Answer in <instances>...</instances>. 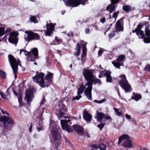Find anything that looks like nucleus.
<instances>
[{
  "instance_id": "obj_1",
  "label": "nucleus",
  "mask_w": 150,
  "mask_h": 150,
  "mask_svg": "<svg viewBox=\"0 0 150 150\" xmlns=\"http://www.w3.org/2000/svg\"><path fill=\"white\" fill-rule=\"evenodd\" d=\"M49 126L51 128V132L52 137L54 141L53 145L51 148L52 150H58V148L60 145L59 140L61 139L62 137L59 132L58 126L54 122L52 119H50Z\"/></svg>"
},
{
  "instance_id": "obj_2",
  "label": "nucleus",
  "mask_w": 150,
  "mask_h": 150,
  "mask_svg": "<svg viewBox=\"0 0 150 150\" xmlns=\"http://www.w3.org/2000/svg\"><path fill=\"white\" fill-rule=\"evenodd\" d=\"M125 140L122 144V146L125 148H131L133 146L132 143L130 139L129 135L126 134H123L118 138V144H120L122 142Z\"/></svg>"
},
{
  "instance_id": "obj_3",
  "label": "nucleus",
  "mask_w": 150,
  "mask_h": 150,
  "mask_svg": "<svg viewBox=\"0 0 150 150\" xmlns=\"http://www.w3.org/2000/svg\"><path fill=\"white\" fill-rule=\"evenodd\" d=\"M145 24H143L142 23L139 24L137 25V28L135 30H132V32L133 33H135L138 36L141 35V38L144 39L143 41L145 43H150V36H146V37H145L144 31L141 30Z\"/></svg>"
},
{
  "instance_id": "obj_4",
  "label": "nucleus",
  "mask_w": 150,
  "mask_h": 150,
  "mask_svg": "<svg viewBox=\"0 0 150 150\" xmlns=\"http://www.w3.org/2000/svg\"><path fill=\"white\" fill-rule=\"evenodd\" d=\"M121 79L118 80V84L125 91V93L130 92L132 90L131 86L127 80L125 75L123 74L120 76Z\"/></svg>"
},
{
  "instance_id": "obj_5",
  "label": "nucleus",
  "mask_w": 150,
  "mask_h": 150,
  "mask_svg": "<svg viewBox=\"0 0 150 150\" xmlns=\"http://www.w3.org/2000/svg\"><path fill=\"white\" fill-rule=\"evenodd\" d=\"M36 75L32 77L34 82L38 83L42 88H45V80L44 78L45 74L44 73L41 72L39 73L37 71Z\"/></svg>"
},
{
  "instance_id": "obj_6",
  "label": "nucleus",
  "mask_w": 150,
  "mask_h": 150,
  "mask_svg": "<svg viewBox=\"0 0 150 150\" xmlns=\"http://www.w3.org/2000/svg\"><path fill=\"white\" fill-rule=\"evenodd\" d=\"M88 0H63L65 4L67 6L72 7H77L81 4L84 5Z\"/></svg>"
},
{
  "instance_id": "obj_7",
  "label": "nucleus",
  "mask_w": 150,
  "mask_h": 150,
  "mask_svg": "<svg viewBox=\"0 0 150 150\" xmlns=\"http://www.w3.org/2000/svg\"><path fill=\"white\" fill-rule=\"evenodd\" d=\"M8 61L12 69L18 68V65L21 66L20 60L18 59L17 60L12 54H9L8 56Z\"/></svg>"
},
{
  "instance_id": "obj_8",
  "label": "nucleus",
  "mask_w": 150,
  "mask_h": 150,
  "mask_svg": "<svg viewBox=\"0 0 150 150\" xmlns=\"http://www.w3.org/2000/svg\"><path fill=\"white\" fill-rule=\"evenodd\" d=\"M25 33L28 34L27 37L25 38V39L28 42H29L33 40H38L40 38V36L38 34L31 31H25Z\"/></svg>"
},
{
  "instance_id": "obj_9",
  "label": "nucleus",
  "mask_w": 150,
  "mask_h": 150,
  "mask_svg": "<svg viewBox=\"0 0 150 150\" xmlns=\"http://www.w3.org/2000/svg\"><path fill=\"white\" fill-rule=\"evenodd\" d=\"M83 75L84 76V78L85 80L87 81L86 83L84 86L85 87L87 86L88 87L86 88L85 90H87L93 88L92 82H91L90 80L89 75L88 74L87 69H84L83 70Z\"/></svg>"
},
{
  "instance_id": "obj_10",
  "label": "nucleus",
  "mask_w": 150,
  "mask_h": 150,
  "mask_svg": "<svg viewBox=\"0 0 150 150\" xmlns=\"http://www.w3.org/2000/svg\"><path fill=\"white\" fill-rule=\"evenodd\" d=\"M19 34L17 32H13L11 33L8 38L9 42L16 45L18 41V38L17 37Z\"/></svg>"
},
{
  "instance_id": "obj_11",
  "label": "nucleus",
  "mask_w": 150,
  "mask_h": 150,
  "mask_svg": "<svg viewBox=\"0 0 150 150\" xmlns=\"http://www.w3.org/2000/svg\"><path fill=\"white\" fill-rule=\"evenodd\" d=\"M53 74L49 71L47 72V73L46 75L44 77L45 87H48L50 84L52 83V78L53 77Z\"/></svg>"
},
{
  "instance_id": "obj_12",
  "label": "nucleus",
  "mask_w": 150,
  "mask_h": 150,
  "mask_svg": "<svg viewBox=\"0 0 150 150\" xmlns=\"http://www.w3.org/2000/svg\"><path fill=\"white\" fill-rule=\"evenodd\" d=\"M87 71L91 81L92 82V85L93 83L94 84L96 83H98L100 85L101 83L100 80L97 78L95 76H94L93 73L92 71L93 70L92 69L88 70L87 69Z\"/></svg>"
},
{
  "instance_id": "obj_13",
  "label": "nucleus",
  "mask_w": 150,
  "mask_h": 150,
  "mask_svg": "<svg viewBox=\"0 0 150 150\" xmlns=\"http://www.w3.org/2000/svg\"><path fill=\"white\" fill-rule=\"evenodd\" d=\"M33 89H28L26 91L25 99L26 100L27 103L29 105L32 100V96L33 95Z\"/></svg>"
},
{
  "instance_id": "obj_14",
  "label": "nucleus",
  "mask_w": 150,
  "mask_h": 150,
  "mask_svg": "<svg viewBox=\"0 0 150 150\" xmlns=\"http://www.w3.org/2000/svg\"><path fill=\"white\" fill-rule=\"evenodd\" d=\"M0 121L6 125V123H8V125H12L13 124V120L9 117H7L5 115L4 116H1L0 117Z\"/></svg>"
},
{
  "instance_id": "obj_15",
  "label": "nucleus",
  "mask_w": 150,
  "mask_h": 150,
  "mask_svg": "<svg viewBox=\"0 0 150 150\" xmlns=\"http://www.w3.org/2000/svg\"><path fill=\"white\" fill-rule=\"evenodd\" d=\"M73 127L74 130L76 131L78 134L80 135H83L84 131L83 128L82 127H81L78 125H74Z\"/></svg>"
},
{
  "instance_id": "obj_16",
  "label": "nucleus",
  "mask_w": 150,
  "mask_h": 150,
  "mask_svg": "<svg viewBox=\"0 0 150 150\" xmlns=\"http://www.w3.org/2000/svg\"><path fill=\"white\" fill-rule=\"evenodd\" d=\"M123 20V18H122L117 22L115 27L116 30L118 31H123L124 30L123 26L121 23L122 22Z\"/></svg>"
},
{
  "instance_id": "obj_17",
  "label": "nucleus",
  "mask_w": 150,
  "mask_h": 150,
  "mask_svg": "<svg viewBox=\"0 0 150 150\" xmlns=\"http://www.w3.org/2000/svg\"><path fill=\"white\" fill-rule=\"evenodd\" d=\"M83 117L84 120L86 121H91L92 119V115L90 114L86 110H83Z\"/></svg>"
},
{
  "instance_id": "obj_18",
  "label": "nucleus",
  "mask_w": 150,
  "mask_h": 150,
  "mask_svg": "<svg viewBox=\"0 0 150 150\" xmlns=\"http://www.w3.org/2000/svg\"><path fill=\"white\" fill-rule=\"evenodd\" d=\"M31 52L33 55L35 57V58L33 60H32V59H30V60L32 61H35L36 59L38 58V49L36 47L33 48L31 50Z\"/></svg>"
},
{
  "instance_id": "obj_19",
  "label": "nucleus",
  "mask_w": 150,
  "mask_h": 150,
  "mask_svg": "<svg viewBox=\"0 0 150 150\" xmlns=\"http://www.w3.org/2000/svg\"><path fill=\"white\" fill-rule=\"evenodd\" d=\"M81 49V46L80 43H77L76 45V47L75 49V50L76 52H74V55L77 57L79 56L80 54Z\"/></svg>"
},
{
  "instance_id": "obj_20",
  "label": "nucleus",
  "mask_w": 150,
  "mask_h": 150,
  "mask_svg": "<svg viewBox=\"0 0 150 150\" xmlns=\"http://www.w3.org/2000/svg\"><path fill=\"white\" fill-rule=\"evenodd\" d=\"M92 89H91L87 90H84V94L86 97L90 100H92Z\"/></svg>"
},
{
  "instance_id": "obj_21",
  "label": "nucleus",
  "mask_w": 150,
  "mask_h": 150,
  "mask_svg": "<svg viewBox=\"0 0 150 150\" xmlns=\"http://www.w3.org/2000/svg\"><path fill=\"white\" fill-rule=\"evenodd\" d=\"M63 101V100H61L59 102V111L66 112L67 111V110L65 108V105L64 104Z\"/></svg>"
},
{
  "instance_id": "obj_22",
  "label": "nucleus",
  "mask_w": 150,
  "mask_h": 150,
  "mask_svg": "<svg viewBox=\"0 0 150 150\" xmlns=\"http://www.w3.org/2000/svg\"><path fill=\"white\" fill-rule=\"evenodd\" d=\"M115 5L111 3V4L108 6L106 10L109 11L110 13H112L115 10Z\"/></svg>"
},
{
  "instance_id": "obj_23",
  "label": "nucleus",
  "mask_w": 150,
  "mask_h": 150,
  "mask_svg": "<svg viewBox=\"0 0 150 150\" xmlns=\"http://www.w3.org/2000/svg\"><path fill=\"white\" fill-rule=\"evenodd\" d=\"M142 98V96L141 94L134 92H133V96L132 97L131 99H134L136 101H138L141 99Z\"/></svg>"
},
{
  "instance_id": "obj_24",
  "label": "nucleus",
  "mask_w": 150,
  "mask_h": 150,
  "mask_svg": "<svg viewBox=\"0 0 150 150\" xmlns=\"http://www.w3.org/2000/svg\"><path fill=\"white\" fill-rule=\"evenodd\" d=\"M97 120L98 122H101L102 120L104 118L105 114L98 111L97 112Z\"/></svg>"
},
{
  "instance_id": "obj_25",
  "label": "nucleus",
  "mask_w": 150,
  "mask_h": 150,
  "mask_svg": "<svg viewBox=\"0 0 150 150\" xmlns=\"http://www.w3.org/2000/svg\"><path fill=\"white\" fill-rule=\"evenodd\" d=\"M85 88V86H84L83 83H81L79 85V87L78 89L77 95L79 96L83 92Z\"/></svg>"
},
{
  "instance_id": "obj_26",
  "label": "nucleus",
  "mask_w": 150,
  "mask_h": 150,
  "mask_svg": "<svg viewBox=\"0 0 150 150\" xmlns=\"http://www.w3.org/2000/svg\"><path fill=\"white\" fill-rule=\"evenodd\" d=\"M18 100L19 105L20 106H23L24 103H23L22 101V94L21 92H19L18 93Z\"/></svg>"
},
{
  "instance_id": "obj_27",
  "label": "nucleus",
  "mask_w": 150,
  "mask_h": 150,
  "mask_svg": "<svg viewBox=\"0 0 150 150\" xmlns=\"http://www.w3.org/2000/svg\"><path fill=\"white\" fill-rule=\"evenodd\" d=\"M112 63L115 67L119 69H120V67L121 66H123L124 64L123 62L120 63L118 62H117L115 61H113Z\"/></svg>"
},
{
  "instance_id": "obj_28",
  "label": "nucleus",
  "mask_w": 150,
  "mask_h": 150,
  "mask_svg": "<svg viewBox=\"0 0 150 150\" xmlns=\"http://www.w3.org/2000/svg\"><path fill=\"white\" fill-rule=\"evenodd\" d=\"M56 24H54V25L52 23H47L46 25V28L47 27L48 29L52 31L54 30V26Z\"/></svg>"
},
{
  "instance_id": "obj_29",
  "label": "nucleus",
  "mask_w": 150,
  "mask_h": 150,
  "mask_svg": "<svg viewBox=\"0 0 150 150\" xmlns=\"http://www.w3.org/2000/svg\"><path fill=\"white\" fill-rule=\"evenodd\" d=\"M122 9L126 12H128L129 11H131L132 7L130 6L125 5L123 6Z\"/></svg>"
},
{
  "instance_id": "obj_30",
  "label": "nucleus",
  "mask_w": 150,
  "mask_h": 150,
  "mask_svg": "<svg viewBox=\"0 0 150 150\" xmlns=\"http://www.w3.org/2000/svg\"><path fill=\"white\" fill-rule=\"evenodd\" d=\"M30 20L31 22L35 24L38 23V22L37 19L35 16H31L30 18Z\"/></svg>"
},
{
  "instance_id": "obj_31",
  "label": "nucleus",
  "mask_w": 150,
  "mask_h": 150,
  "mask_svg": "<svg viewBox=\"0 0 150 150\" xmlns=\"http://www.w3.org/2000/svg\"><path fill=\"white\" fill-rule=\"evenodd\" d=\"M61 124L62 125V127L64 129L68 125L67 123V121L65 120H61Z\"/></svg>"
},
{
  "instance_id": "obj_32",
  "label": "nucleus",
  "mask_w": 150,
  "mask_h": 150,
  "mask_svg": "<svg viewBox=\"0 0 150 150\" xmlns=\"http://www.w3.org/2000/svg\"><path fill=\"white\" fill-rule=\"evenodd\" d=\"M125 55L124 54H121L119 55L116 59V61L118 62H121L123 61L125 58Z\"/></svg>"
},
{
  "instance_id": "obj_33",
  "label": "nucleus",
  "mask_w": 150,
  "mask_h": 150,
  "mask_svg": "<svg viewBox=\"0 0 150 150\" xmlns=\"http://www.w3.org/2000/svg\"><path fill=\"white\" fill-rule=\"evenodd\" d=\"M80 43L82 46V50L87 49L86 47V45L87 44V42H85L83 41V40H82L81 41Z\"/></svg>"
},
{
  "instance_id": "obj_34",
  "label": "nucleus",
  "mask_w": 150,
  "mask_h": 150,
  "mask_svg": "<svg viewBox=\"0 0 150 150\" xmlns=\"http://www.w3.org/2000/svg\"><path fill=\"white\" fill-rule=\"evenodd\" d=\"M82 50V53L81 55V60H83V58L84 57H86L87 55V49H83Z\"/></svg>"
},
{
  "instance_id": "obj_35",
  "label": "nucleus",
  "mask_w": 150,
  "mask_h": 150,
  "mask_svg": "<svg viewBox=\"0 0 150 150\" xmlns=\"http://www.w3.org/2000/svg\"><path fill=\"white\" fill-rule=\"evenodd\" d=\"M145 33L146 36H150V30L149 29V27L145 28Z\"/></svg>"
},
{
  "instance_id": "obj_36",
  "label": "nucleus",
  "mask_w": 150,
  "mask_h": 150,
  "mask_svg": "<svg viewBox=\"0 0 150 150\" xmlns=\"http://www.w3.org/2000/svg\"><path fill=\"white\" fill-rule=\"evenodd\" d=\"M98 147L100 150H105L106 146L105 144L101 143L98 145Z\"/></svg>"
},
{
  "instance_id": "obj_37",
  "label": "nucleus",
  "mask_w": 150,
  "mask_h": 150,
  "mask_svg": "<svg viewBox=\"0 0 150 150\" xmlns=\"http://www.w3.org/2000/svg\"><path fill=\"white\" fill-rule=\"evenodd\" d=\"M63 129H65L69 132H72L73 131V129L69 125L67 126Z\"/></svg>"
},
{
  "instance_id": "obj_38",
  "label": "nucleus",
  "mask_w": 150,
  "mask_h": 150,
  "mask_svg": "<svg viewBox=\"0 0 150 150\" xmlns=\"http://www.w3.org/2000/svg\"><path fill=\"white\" fill-rule=\"evenodd\" d=\"M6 76V73L2 70H0V77L4 79L5 78Z\"/></svg>"
},
{
  "instance_id": "obj_39",
  "label": "nucleus",
  "mask_w": 150,
  "mask_h": 150,
  "mask_svg": "<svg viewBox=\"0 0 150 150\" xmlns=\"http://www.w3.org/2000/svg\"><path fill=\"white\" fill-rule=\"evenodd\" d=\"M53 31L51 30H49L47 27V30L45 32V34L46 36H50L53 33Z\"/></svg>"
},
{
  "instance_id": "obj_40",
  "label": "nucleus",
  "mask_w": 150,
  "mask_h": 150,
  "mask_svg": "<svg viewBox=\"0 0 150 150\" xmlns=\"http://www.w3.org/2000/svg\"><path fill=\"white\" fill-rule=\"evenodd\" d=\"M115 112L116 115L119 116H121L122 115V113L121 112L119 111L118 109L116 108H113Z\"/></svg>"
},
{
  "instance_id": "obj_41",
  "label": "nucleus",
  "mask_w": 150,
  "mask_h": 150,
  "mask_svg": "<svg viewBox=\"0 0 150 150\" xmlns=\"http://www.w3.org/2000/svg\"><path fill=\"white\" fill-rule=\"evenodd\" d=\"M144 70L146 72H150V64H147L146 65L144 68Z\"/></svg>"
},
{
  "instance_id": "obj_42",
  "label": "nucleus",
  "mask_w": 150,
  "mask_h": 150,
  "mask_svg": "<svg viewBox=\"0 0 150 150\" xmlns=\"http://www.w3.org/2000/svg\"><path fill=\"white\" fill-rule=\"evenodd\" d=\"M5 28L2 27H0V37L5 34L4 30Z\"/></svg>"
},
{
  "instance_id": "obj_43",
  "label": "nucleus",
  "mask_w": 150,
  "mask_h": 150,
  "mask_svg": "<svg viewBox=\"0 0 150 150\" xmlns=\"http://www.w3.org/2000/svg\"><path fill=\"white\" fill-rule=\"evenodd\" d=\"M101 123L97 125V127L99 128V129L100 131L102 130L103 128L105 126V124L100 122Z\"/></svg>"
},
{
  "instance_id": "obj_44",
  "label": "nucleus",
  "mask_w": 150,
  "mask_h": 150,
  "mask_svg": "<svg viewBox=\"0 0 150 150\" xmlns=\"http://www.w3.org/2000/svg\"><path fill=\"white\" fill-rule=\"evenodd\" d=\"M18 68H13L12 69L13 70V72L14 74V78L15 79H16L17 77V74L18 71Z\"/></svg>"
},
{
  "instance_id": "obj_45",
  "label": "nucleus",
  "mask_w": 150,
  "mask_h": 150,
  "mask_svg": "<svg viewBox=\"0 0 150 150\" xmlns=\"http://www.w3.org/2000/svg\"><path fill=\"white\" fill-rule=\"evenodd\" d=\"M56 40L57 44H60L62 42V40L60 39H58L57 37H55L54 41Z\"/></svg>"
},
{
  "instance_id": "obj_46",
  "label": "nucleus",
  "mask_w": 150,
  "mask_h": 150,
  "mask_svg": "<svg viewBox=\"0 0 150 150\" xmlns=\"http://www.w3.org/2000/svg\"><path fill=\"white\" fill-rule=\"evenodd\" d=\"M119 13V11H117L116 12H115L113 13V15L112 16V17L115 18L116 20L117 17Z\"/></svg>"
},
{
  "instance_id": "obj_47",
  "label": "nucleus",
  "mask_w": 150,
  "mask_h": 150,
  "mask_svg": "<svg viewBox=\"0 0 150 150\" xmlns=\"http://www.w3.org/2000/svg\"><path fill=\"white\" fill-rule=\"evenodd\" d=\"M0 95L2 98L5 100L7 99V97H6V95L4 94L3 91H1L0 92Z\"/></svg>"
},
{
  "instance_id": "obj_48",
  "label": "nucleus",
  "mask_w": 150,
  "mask_h": 150,
  "mask_svg": "<svg viewBox=\"0 0 150 150\" xmlns=\"http://www.w3.org/2000/svg\"><path fill=\"white\" fill-rule=\"evenodd\" d=\"M44 112L43 110H42L41 112H40L39 115V120L40 122L42 121L43 120L42 119V115H43V113Z\"/></svg>"
},
{
  "instance_id": "obj_49",
  "label": "nucleus",
  "mask_w": 150,
  "mask_h": 150,
  "mask_svg": "<svg viewBox=\"0 0 150 150\" xmlns=\"http://www.w3.org/2000/svg\"><path fill=\"white\" fill-rule=\"evenodd\" d=\"M82 96H81V95L79 96H76L75 97H73L72 98V100L74 101L75 100H79L80 98H81Z\"/></svg>"
},
{
  "instance_id": "obj_50",
  "label": "nucleus",
  "mask_w": 150,
  "mask_h": 150,
  "mask_svg": "<svg viewBox=\"0 0 150 150\" xmlns=\"http://www.w3.org/2000/svg\"><path fill=\"white\" fill-rule=\"evenodd\" d=\"M111 72L110 71H107L104 74V75L106 77H107L111 76L110 74Z\"/></svg>"
},
{
  "instance_id": "obj_51",
  "label": "nucleus",
  "mask_w": 150,
  "mask_h": 150,
  "mask_svg": "<svg viewBox=\"0 0 150 150\" xmlns=\"http://www.w3.org/2000/svg\"><path fill=\"white\" fill-rule=\"evenodd\" d=\"M104 118L107 120H108L109 122L111 121L112 120V119L111 117L105 114V116Z\"/></svg>"
},
{
  "instance_id": "obj_52",
  "label": "nucleus",
  "mask_w": 150,
  "mask_h": 150,
  "mask_svg": "<svg viewBox=\"0 0 150 150\" xmlns=\"http://www.w3.org/2000/svg\"><path fill=\"white\" fill-rule=\"evenodd\" d=\"M115 34V31H112L108 35L109 38H112Z\"/></svg>"
},
{
  "instance_id": "obj_53",
  "label": "nucleus",
  "mask_w": 150,
  "mask_h": 150,
  "mask_svg": "<svg viewBox=\"0 0 150 150\" xmlns=\"http://www.w3.org/2000/svg\"><path fill=\"white\" fill-rule=\"evenodd\" d=\"M112 80L111 76L106 77V81L107 82H111Z\"/></svg>"
},
{
  "instance_id": "obj_54",
  "label": "nucleus",
  "mask_w": 150,
  "mask_h": 150,
  "mask_svg": "<svg viewBox=\"0 0 150 150\" xmlns=\"http://www.w3.org/2000/svg\"><path fill=\"white\" fill-rule=\"evenodd\" d=\"M111 3L112 4L115 5L118 3L120 0H110Z\"/></svg>"
},
{
  "instance_id": "obj_55",
  "label": "nucleus",
  "mask_w": 150,
  "mask_h": 150,
  "mask_svg": "<svg viewBox=\"0 0 150 150\" xmlns=\"http://www.w3.org/2000/svg\"><path fill=\"white\" fill-rule=\"evenodd\" d=\"M103 52V51L101 49L99 50L98 52V56H100L101 55Z\"/></svg>"
},
{
  "instance_id": "obj_56",
  "label": "nucleus",
  "mask_w": 150,
  "mask_h": 150,
  "mask_svg": "<svg viewBox=\"0 0 150 150\" xmlns=\"http://www.w3.org/2000/svg\"><path fill=\"white\" fill-rule=\"evenodd\" d=\"M26 53H27V54H25V55L29 57H30L31 54L32 53L31 51L30 52H28L27 51Z\"/></svg>"
},
{
  "instance_id": "obj_57",
  "label": "nucleus",
  "mask_w": 150,
  "mask_h": 150,
  "mask_svg": "<svg viewBox=\"0 0 150 150\" xmlns=\"http://www.w3.org/2000/svg\"><path fill=\"white\" fill-rule=\"evenodd\" d=\"M46 101L45 98V97H44L42 98L41 101L40 103V105L44 104L45 103V101Z\"/></svg>"
},
{
  "instance_id": "obj_58",
  "label": "nucleus",
  "mask_w": 150,
  "mask_h": 150,
  "mask_svg": "<svg viewBox=\"0 0 150 150\" xmlns=\"http://www.w3.org/2000/svg\"><path fill=\"white\" fill-rule=\"evenodd\" d=\"M90 146L96 149H97L98 148V146H97L96 144H91V145Z\"/></svg>"
},
{
  "instance_id": "obj_59",
  "label": "nucleus",
  "mask_w": 150,
  "mask_h": 150,
  "mask_svg": "<svg viewBox=\"0 0 150 150\" xmlns=\"http://www.w3.org/2000/svg\"><path fill=\"white\" fill-rule=\"evenodd\" d=\"M6 92V97H8V96L9 98H10V93L8 89H7V90Z\"/></svg>"
},
{
  "instance_id": "obj_60",
  "label": "nucleus",
  "mask_w": 150,
  "mask_h": 150,
  "mask_svg": "<svg viewBox=\"0 0 150 150\" xmlns=\"http://www.w3.org/2000/svg\"><path fill=\"white\" fill-rule=\"evenodd\" d=\"M67 35L68 37H70V36H72L73 37L74 36L73 33L72 32H69L67 34Z\"/></svg>"
},
{
  "instance_id": "obj_61",
  "label": "nucleus",
  "mask_w": 150,
  "mask_h": 150,
  "mask_svg": "<svg viewBox=\"0 0 150 150\" xmlns=\"http://www.w3.org/2000/svg\"><path fill=\"white\" fill-rule=\"evenodd\" d=\"M11 31V29L9 28H7L6 30H4L5 34L7 33L8 32H10Z\"/></svg>"
},
{
  "instance_id": "obj_62",
  "label": "nucleus",
  "mask_w": 150,
  "mask_h": 150,
  "mask_svg": "<svg viewBox=\"0 0 150 150\" xmlns=\"http://www.w3.org/2000/svg\"><path fill=\"white\" fill-rule=\"evenodd\" d=\"M46 62L48 64H50V62L49 61V57H46Z\"/></svg>"
},
{
  "instance_id": "obj_63",
  "label": "nucleus",
  "mask_w": 150,
  "mask_h": 150,
  "mask_svg": "<svg viewBox=\"0 0 150 150\" xmlns=\"http://www.w3.org/2000/svg\"><path fill=\"white\" fill-rule=\"evenodd\" d=\"M125 117L128 119L130 120L131 119V116L127 114H125Z\"/></svg>"
},
{
  "instance_id": "obj_64",
  "label": "nucleus",
  "mask_w": 150,
  "mask_h": 150,
  "mask_svg": "<svg viewBox=\"0 0 150 150\" xmlns=\"http://www.w3.org/2000/svg\"><path fill=\"white\" fill-rule=\"evenodd\" d=\"M62 111H60V112H59V115L61 117H62L65 114Z\"/></svg>"
}]
</instances>
